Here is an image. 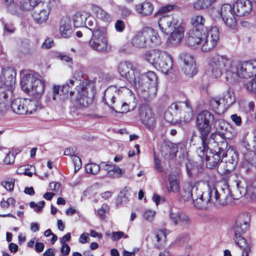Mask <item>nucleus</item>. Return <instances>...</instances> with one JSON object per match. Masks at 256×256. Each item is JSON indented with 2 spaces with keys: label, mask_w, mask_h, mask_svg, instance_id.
Wrapping results in <instances>:
<instances>
[{
  "label": "nucleus",
  "mask_w": 256,
  "mask_h": 256,
  "mask_svg": "<svg viewBox=\"0 0 256 256\" xmlns=\"http://www.w3.org/2000/svg\"><path fill=\"white\" fill-rule=\"evenodd\" d=\"M206 72L212 79H218L225 74L228 82L234 84L238 76L247 79L256 75V60L240 62L236 68L231 58L226 54H216L208 59Z\"/></svg>",
  "instance_id": "nucleus-1"
},
{
  "label": "nucleus",
  "mask_w": 256,
  "mask_h": 256,
  "mask_svg": "<svg viewBox=\"0 0 256 256\" xmlns=\"http://www.w3.org/2000/svg\"><path fill=\"white\" fill-rule=\"evenodd\" d=\"M219 38L217 27L212 26L208 29L200 30L192 29L187 34V44L204 52L212 50L216 46Z\"/></svg>",
  "instance_id": "nucleus-2"
},
{
  "label": "nucleus",
  "mask_w": 256,
  "mask_h": 256,
  "mask_svg": "<svg viewBox=\"0 0 256 256\" xmlns=\"http://www.w3.org/2000/svg\"><path fill=\"white\" fill-rule=\"evenodd\" d=\"M252 10V4L249 0H238L233 8L230 4H225L222 6L220 12L213 11L212 15L215 19L222 18L226 25L234 28L237 22L234 14L238 16H244L249 14Z\"/></svg>",
  "instance_id": "nucleus-3"
},
{
  "label": "nucleus",
  "mask_w": 256,
  "mask_h": 256,
  "mask_svg": "<svg viewBox=\"0 0 256 256\" xmlns=\"http://www.w3.org/2000/svg\"><path fill=\"white\" fill-rule=\"evenodd\" d=\"M158 26L161 32L166 34H170L167 42L174 46L178 45L184 36V27L172 16H162L158 20Z\"/></svg>",
  "instance_id": "nucleus-4"
},
{
  "label": "nucleus",
  "mask_w": 256,
  "mask_h": 256,
  "mask_svg": "<svg viewBox=\"0 0 256 256\" xmlns=\"http://www.w3.org/2000/svg\"><path fill=\"white\" fill-rule=\"evenodd\" d=\"M142 58L144 60L166 74L173 67L172 56L168 52L160 49L146 50L142 54Z\"/></svg>",
  "instance_id": "nucleus-5"
},
{
  "label": "nucleus",
  "mask_w": 256,
  "mask_h": 256,
  "mask_svg": "<svg viewBox=\"0 0 256 256\" xmlns=\"http://www.w3.org/2000/svg\"><path fill=\"white\" fill-rule=\"evenodd\" d=\"M193 117L192 109L186 102L173 103L164 113V118L168 122L176 124L183 121L190 122Z\"/></svg>",
  "instance_id": "nucleus-6"
},
{
  "label": "nucleus",
  "mask_w": 256,
  "mask_h": 256,
  "mask_svg": "<svg viewBox=\"0 0 256 256\" xmlns=\"http://www.w3.org/2000/svg\"><path fill=\"white\" fill-rule=\"evenodd\" d=\"M162 40L154 28L146 26L139 30L132 40V44L138 48H145L160 45Z\"/></svg>",
  "instance_id": "nucleus-7"
},
{
  "label": "nucleus",
  "mask_w": 256,
  "mask_h": 256,
  "mask_svg": "<svg viewBox=\"0 0 256 256\" xmlns=\"http://www.w3.org/2000/svg\"><path fill=\"white\" fill-rule=\"evenodd\" d=\"M20 86L24 91L36 100L41 98L46 88L44 81L36 78L32 73L26 72L22 74Z\"/></svg>",
  "instance_id": "nucleus-8"
},
{
  "label": "nucleus",
  "mask_w": 256,
  "mask_h": 256,
  "mask_svg": "<svg viewBox=\"0 0 256 256\" xmlns=\"http://www.w3.org/2000/svg\"><path fill=\"white\" fill-rule=\"evenodd\" d=\"M157 76L152 71H149L136 79L132 84L145 99H151L156 96L157 92Z\"/></svg>",
  "instance_id": "nucleus-9"
},
{
  "label": "nucleus",
  "mask_w": 256,
  "mask_h": 256,
  "mask_svg": "<svg viewBox=\"0 0 256 256\" xmlns=\"http://www.w3.org/2000/svg\"><path fill=\"white\" fill-rule=\"evenodd\" d=\"M212 188L205 182H198L192 187V200L194 206L202 208L210 202Z\"/></svg>",
  "instance_id": "nucleus-10"
},
{
  "label": "nucleus",
  "mask_w": 256,
  "mask_h": 256,
  "mask_svg": "<svg viewBox=\"0 0 256 256\" xmlns=\"http://www.w3.org/2000/svg\"><path fill=\"white\" fill-rule=\"evenodd\" d=\"M88 26L92 32V37L89 42V46L94 50L105 52L108 48V40L106 36V30L100 28L96 26V20H89Z\"/></svg>",
  "instance_id": "nucleus-11"
},
{
  "label": "nucleus",
  "mask_w": 256,
  "mask_h": 256,
  "mask_svg": "<svg viewBox=\"0 0 256 256\" xmlns=\"http://www.w3.org/2000/svg\"><path fill=\"white\" fill-rule=\"evenodd\" d=\"M74 94V92H70V96H72ZM94 95L93 86L82 82L77 88L75 98L72 97L71 100L76 106L86 107L92 104Z\"/></svg>",
  "instance_id": "nucleus-12"
},
{
  "label": "nucleus",
  "mask_w": 256,
  "mask_h": 256,
  "mask_svg": "<svg viewBox=\"0 0 256 256\" xmlns=\"http://www.w3.org/2000/svg\"><path fill=\"white\" fill-rule=\"evenodd\" d=\"M118 90L114 86H110L106 90L104 98L107 104L114 110L118 112L126 113L132 110L136 106L134 100L128 102L118 101L114 106H112V104H114L116 96L118 94Z\"/></svg>",
  "instance_id": "nucleus-13"
},
{
  "label": "nucleus",
  "mask_w": 256,
  "mask_h": 256,
  "mask_svg": "<svg viewBox=\"0 0 256 256\" xmlns=\"http://www.w3.org/2000/svg\"><path fill=\"white\" fill-rule=\"evenodd\" d=\"M36 102L27 98H16L11 104L12 111L17 114H32L36 111L37 108Z\"/></svg>",
  "instance_id": "nucleus-14"
},
{
  "label": "nucleus",
  "mask_w": 256,
  "mask_h": 256,
  "mask_svg": "<svg viewBox=\"0 0 256 256\" xmlns=\"http://www.w3.org/2000/svg\"><path fill=\"white\" fill-rule=\"evenodd\" d=\"M139 116L142 124L150 130H153L156 127L158 118L151 108L145 104L140 108Z\"/></svg>",
  "instance_id": "nucleus-15"
},
{
  "label": "nucleus",
  "mask_w": 256,
  "mask_h": 256,
  "mask_svg": "<svg viewBox=\"0 0 256 256\" xmlns=\"http://www.w3.org/2000/svg\"><path fill=\"white\" fill-rule=\"evenodd\" d=\"M214 121V116L208 111H202L198 115L196 125L200 136H203L204 138L208 136L211 130L210 122Z\"/></svg>",
  "instance_id": "nucleus-16"
},
{
  "label": "nucleus",
  "mask_w": 256,
  "mask_h": 256,
  "mask_svg": "<svg viewBox=\"0 0 256 256\" xmlns=\"http://www.w3.org/2000/svg\"><path fill=\"white\" fill-rule=\"evenodd\" d=\"M34 10L32 14L34 21L42 24L46 22L48 20L51 12V6L48 2H40L33 6Z\"/></svg>",
  "instance_id": "nucleus-17"
},
{
  "label": "nucleus",
  "mask_w": 256,
  "mask_h": 256,
  "mask_svg": "<svg viewBox=\"0 0 256 256\" xmlns=\"http://www.w3.org/2000/svg\"><path fill=\"white\" fill-rule=\"evenodd\" d=\"M211 196L210 202L220 205L226 204L232 196L229 188L226 185H224L219 192L215 187H213Z\"/></svg>",
  "instance_id": "nucleus-18"
},
{
  "label": "nucleus",
  "mask_w": 256,
  "mask_h": 256,
  "mask_svg": "<svg viewBox=\"0 0 256 256\" xmlns=\"http://www.w3.org/2000/svg\"><path fill=\"white\" fill-rule=\"evenodd\" d=\"M118 70L120 74L130 83L136 84L138 73L134 70L132 63L128 62H122L118 66Z\"/></svg>",
  "instance_id": "nucleus-19"
},
{
  "label": "nucleus",
  "mask_w": 256,
  "mask_h": 256,
  "mask_svg": "<svg viewBox=\"0 0 256 256\" xmlns=\"http://www.w3.org/2000/svg\"><path fill=\"white\" fill-rule=\"evenodd\" d=\"M16 72L12 68H4L2 72L0 80L8 90L12 92L15 87Z\"/></svg>",
  "instance_id": "nucleus-20"
},
{
  "label": "nucleus",
  "mask_w": 256,
  "mask_h": 256,
  "mask_svg": "<svg viewBox=\"0 0 256 256\" xmlns=\"http://www.w3.org/2000/svg\"><path fill=\"white\" fill-rule=\"evenodd\" d=\"M70 88V86L68 84H64L62 86L54 84L52 93L50 94L52 99L54 101L58 102L60 103L64 102L65 99L68 97Z\"/></svg>",
  "instance_id": "nucleus-21"
},
{
  "label": "nucleus",
  "mask_w": 256,
  "mask_h": 256,
  "mask_svg": "<svg viewBox=\"0 0 256 256\" xmlns=\"http://www.w3.org/2000/svg\"><path fill=\"white\" fill-rule=\"evenodd\" d=\"M89 20H95L90 18L89 12L84 10L76 12L72 16L74 24L76 28L86 27L90 29V27L88 26Z\"/></svg>",
  "instance_id": "nucleus-22"
},
{
  "label": "nucleus",
  "mask_w": 256,
  "mask_h": 256,
  "mask_svg": "<svg viewBox=\"0 0 256 256\" xmlns=\"http://www.w3.org/2000/svg\"><path fill=\"white\" fill-rule=\"evenodd\" d=\"M218 152L215 151L214 152L212 150H210L209 152H206L205 160L206 164L209 168H213L217 166L220 160L221 155L226 156L224 150L220 147H218Z\"/></svg>",
  "instance_id": "nucleus-23"
},
{
  "label": "nucleus",
  "mask_w": 256,
  "mask_h": 256,
  "mask_svg": "<svg viewBox=\"0 0 256 256\" xmlns=\"http://www.w3.org/2000/svg\"><path fill=\"white\" fill-rule=\"evenodd\" d=\"M100 164L102 168L107 172V174L110 178H119L122 177L125 172L124 169L112 163L109 164L108 162H102Z\"/></svg>",
  "instance_id": "nucleus-24"
},
{
  "label": "nucleus",
  "mask_w": 256,
  "mask_h": 256,
  "mask_svg": "<svg viewBox=\"0 0 256 256\" xmlns=\"http://www.w3.org/2000/svg\"><path fill=\"white\" fill-rule=\"evenodd\" d=\"M59 32L62 37L70 38L72 34L73 30L71 19L68 16L62 17L60 22Z\"/></svg>",
  "instance_id": "nucleus-25"
},
{
  "label": "nucleus",
  "mask_w": 256,
  "mask_h": 256,
  "mask_svg": "<svg viewBox=\"0 0 256 256\" xmlns=\"http://www.w3.org/2000/svg\"><path fill=\"white\" fill-rule=\"evenodd\" d=\"M90 8L92 12L98 18L100 19L104 22L107 23H108L111 21V17L110 15L98 6L94 4H92Z\"/></svg>",
  "instance_id": "nucleus-26"
},
{
  "label": "nucleus",
  "mask_w": 256,
  "mask_h": 256,
  "mask_svg": "<svg viewBox=\"0 0 256 256\" xmlns=\"http://www.w3.org/2000/svg\"><path fill=\"white\" fill-rule=\"evenodd\" d=\"M170 231L166 229L160 230L155 232L154 242L155 244L158 248L162 247L166 241V236Z\"/></svg>",
  "instance_id": "nucleus-27"
},
{
  "label": "nucleus",
  "mask_w": 256,
  "mask_h": 256,
  "mask_svg": "<svg viewBox=\"0 0 256 256\" xmlns=\"http://www.w3.org/2000/svg\"><path fill=\"white\" fill-rule=\"evenodd\" d=\"M248 225L247 222L242 220V217H239L234 228V236H242L247 230Z\"/></svg>",
  "instance_id": "nucleus-28"
},
{
  "label": "nucleus",
  "mask_w": 256,
  "mask_h": 256,
  "mask_svg": "<svg viewBox=\"0 0 256 256\" xmlns=\"http://www.w3.org/2000/svg\"><path fill=\"white\" fill-rule=\"evenodd\" d=\"M213 126L216 130V132L222 138L224 136V132L227 130L228 124L222 119H218L214 121Z\"/></svg>",
  "instance_id": "nucleus-29"
},
{
  "label": "nucleus",
  "mask_w": 256,
  "mask_h": 256,
  "mask_svg": "<svg viewBox=\"0 0 256 256\" xmlns=\"http://www.w3.org/2000/svg\"><path fill=\"white\" fill-rule=\"evenodd\" d=\"M136 9L139 14L142 16H146L152 14L154 8L151 3L145 2L137 4L136 6Z\"/></svg>",
  "instance_id": "nucleus-30"
},
{
  "label": "nucleus",
  "mask_w": 256,
  "mask_h": 256,
  "mask_svg": "<svg viewBox=\"0 0 256 256\" xmlns=\"http://www.w3.org/2000/svg\"><path fill=\"white\" fill-rule=\"evenodd\" d=\"M210 106L216 113L220 114L223 112L224 104L222 103L220 96H216L210 99Z\"/></svg>",
  "instance_id": "nucleus-31"
},
{
  "label": "nucleus",
  "mask_w": 256,
  "mask_h": 256,
  "mask_svg": "<svg viewBox=\"0 0 256 256\" xmlns=\"http://www.w3.org/2000/svg\"><path fill=\"white\" fill-rule=\"evenodd\" d=\"M220 97L222 103L228 106L232 104L236 101L234 92L230 89L226 90Z\"/></svg>",
  "instance_id": "nucleus-32"
},
{
  "label": "nucleus",
  "mask_w": 256,
  "mask_h": 256,
  "mask_svg": "<svg viewBox=\"0 0 256 256\" xmlns=\"http://www.w3.org/2000/svg\"><path fill=\"white\" fill-rule=\"evenodd\" d=\"M182 70L189 77L193 76L196 74L198 72L196 62L182 65Z\"/></svg>",
  "instance_id": "nucleus-33"
},
{
  "label": "nucleus",
  "mask_w": 256,
  "mask_h": 256,
  "mask_svg": "<svg viewBox=\"0 0 256 256\" xmlns=\"http://www.w3.org/2000/svg\"><path fill=\"white\" fill-rule=\"evenodd\" d=\"M168 180L170 185V189H168V190H170L174 192H178L180 190L178 176L171 174L169 176Z\"/></svg>",
  "instance_id": "nucleus-34"
},
{
  "label": "nucleus",
  "mask_w": 256,
  "mask_h": 256,
  "mask_svg": "<svg viewBox=\"0 0 256 256\" xmlns=\"http://www.w3.org/2000/svg\"><path fill=\"white\" fill-rule=\"evenodd\" d=\"M205 22V18L200 14L194 15L190 18V24L194 27L192 29H198V27L204 26Z\"/></svg>",
  "instance_id": "nucleus-35"
},
{
  "label": "nucleus",
  "mask_w": 256,
  "mask_h": 256,
  "mask_svg": "<svg viewBox=\"0 0 256 256\" xmlns=\"http://www.w3.org/2000/svg\"><path fill=\"white\" fill-rule=\"evenodd\" d=\"M244 88L249 93L256 94V75L244 84Z\"/></svg>",
  "instance_id": "nucleus-36"
},
{
  "label": "nucleus",
  "mask_w": 256,
  "mask_h": 256,
  "mask_svg": "<svg viewBox=\"0 0 256 256\" xmlns=\"http://www.w3.org/2000/svg\"><path fill=\"white\" fill-rule=\"evenodd\" d=\"M156 212L149 208L145 210L142 214V218L146 222H154Z\"/></svg>",
  "instance_id": "nucleus-37"
},
{
  "label": "nucleus",
  "mask_w": 256,
  "mask_h": 256,
  "mask_svg": "<svg viewBox=\"0 0 256 256\" xmlns=\"http://www.w3.org/2000/svg\"><path fill=\"white\" fill-rule=\"evenodd\" d=\"M202 140V146H200L197 150V152L200 157L202 158L204 156L206 151H208V144L207 142L208 136H206L204 138L203 136H200Z\"/></svg>",
  "instance_id": "nucleus-38"
},
{
  "label": "nucleus",
  "mask_w": 256,
  "mask_h": 256,
  "mask_svg": "<svg viewBox=\"0 0 256 256\" xmlns=\"http://www.w3.org/2000/svg\"><path fill=\"white\" fill-rule=\"evenodd\" d=\"M182 213L176 210L172 209L170 210L168 215L169 219L175 226L178 224Z\"/></svg>",
  "instance_id": "nucleus-39"
},
{
  "label": "nucleus",
  "mask_w": 256,
  "mask_h": 256,
  "mask_svg": "<svg viewBox=\"0 0 256 256\" xmlns=\"http://www.w3.org/2000/svg\"><path fill=\"white\" fill-rule=\"evenodd\" d=\"M190 240V236L188 234H183L178 236L173 244L178 246H182L187 244Z\"/></svg>",
  "instance_id": "nucleus-40"
},
{
  "label": "nucleus",
  "mask_w": 256,
  "mask_h": 256,
  "mask_svg": "<svg viewBox=\"0 0 256 256\" xmlns=\"http://www.w3.org/2000/svg\"><path fill=\"white\" fill-rule=\"evenodd\" d=\"M180 60L183 62V65L190 63L196 62L194 56L190 53L188 52H182L179 56Z\"/></svg>",
  "instance_id": "nucleus-41"
},
{
  "label": "nucleus",
  "mask_w": 256,
  "mask_h": 256,
  "mask_svg": "<svg viewBox=\"0 0 256 256\" xmlns=\"http://www.w3.org/2000/svg\"><path fill=\"white\" fill-rule=\"evenodd\" d=\"M100 165H98L94 163H90L86 165L85 169L86 172L92 174H96L98 173L100 170Z\"/></svg>",
  "instance_id": "nucleus-42"
},
{
  "label": "nucleus",
  "mask_w": 256,
  "mask_h": 256,
  "mask_svg": "<svg viewBox=\"0 0 256 256\" xmlns=\"http://www.w3.org/2000/svg\"><path fill=\"white\" fill-rule=\"evenodd\" d=\"M191 223L190 217L186 214L182 212L178 223L179 226L184 228H188Z\"/></svg>",
  "instance_id": "nucleus-43"
},
{
  "label": "nucleus",
  "mask_w": 256,
  "mask_h": 256,
  "mask_svg": "<svg viewBox=\"0 0 256 256\" xmlns=\"http://www.w3.org/2000/svg\"><path fill=\"white\" fill-rule=\"evenodd\" d=\"M181 197L184 201L192 200V188L190 186L184 187L181 192Z\"/></svg>",
  "instance_id": "nucleus-44"
},
{
  "label": "nucleus",
  "mask_w": 256,
  "mask_h": 256,
  "mask_svg": "<svg viewBox=\"0 0 256 256\" xmlns=\"http://www.w3.org/2000/svg\"><path fill=\"white\" fill-rule=\"evenodd\" d=\"M14 182V179L8 178L2 181L1 184L7 190L12 191L13 190Z\"/></svg>",
  "instance_id": "nucleus-45"
},
{
  "label": "nucleus",
  "mask_w": 256,
  "mask_h": 256,
  "mask_svg": "<svg viewBox=\"0 0 256 256\" xmlns=\"http://www.w3.org/2000/svg\"><path fill=\"white\" fill-rule=\"evenodd\" d=\"M234 240L238 246L242 250L245 248L247 246H250V245L247 243L246 240L242 237V236H234Z\"/></svg>",
  "instance_id": "nucleus-46"
},
{
  "label": "nucleus",
  "mask_w": 256,
  "mask_h": 256,
  "mask_svg": "<svg viewBox=\"0 0 256 256\" xmlns=\"http://www.w3.org/2000/svg\"><path fill=\"white\" fill-rule=\"evenodd\" d=\"M192 6L193 10L196 11L206 10L204 4L203 0H196L192 3Z\"/></svg>",
  "instance_id": "nucleus-47"
},
{
  "label": "nucleus",
  "mask_w": 256,
  "mask_h": 256,
  "mask_svg": "<svg viewBox=\"0 0 256 256\" xmlns=\"http://www.w3.org/2000/svg\"><path fill=\"white\" fill-rule=\"evenodd\" d=\"M178 9V6L177 5L174 4H169L161 7L158 11V12L162 14Z\"/></svg>",
  "instance_id": "nucleus-48"
},
{
  "label": "nucleus",
  "mask_w": 256,
  "mask_h": 256,
  "mask_svg": "<svg viewBox=\"0 0 256 256\" xmlns=\"http://www.w3.org/2000/svg\"><path fill=\"white\" fill-rule=\"evenodd\" d=\"M16 154L14 151L9 152L4 159V162L8 164H13Z\"/></svg>",
  "instance_id": "nucleus-49"
},
{
  "label": "nucleus",
  "mask_w": 256,
  "mask_h": 256,
  "mask_svg": "<svg viewBox=\"0 0 256 256\" xmlns=\"http://www.w3.org/2000/svg\"><path fill=\"white\" fill-rule=\"evenodd\" d=\"M122 238H128V236L120 231L112 232V240L113 241L118 240Z\"/></svg>",
  "instance_id": "nucleus-50"
},
{
  "label": "nucleus",
  "mask_w": 256,
  "mask_h": 256,
  "mask_svg": "<svg viewBox=\"0 0 256 256\" xmlns=\"http://www.w3.org/2000/svg\"><path fill=\"white\" fill-rule=\"evenodd\" d=\"M44 204L45 202L44 200L40 201L38 203H35L34 202H30V208H32L34 210V211L39 212L43 208Z\"/></svg>",
  "instance_id": "nucleus-51"
},
{
  "label": "nucleus",
  "mask_w": 256,
  "mask_h": 256,
  "mask_svg": "<svg viewBox=\"0 0 256 256\" xmlns=\"http://www.w3.org/2000/svg\"><path fill=\"white\" fill-rule=\"evenodd\" d=\"M108 206L106 204H104L98 210V214L102 218H104L105 214L108 212Z\"/></svg>",
  "instance_id": "nucleus-52"
},
{
  "label": "nucleus",
  "mask_w": 256,
  "mask_h": 256,
  "mask_svg": "<svg viewBox=\"0 0 256 256\" xmlns=\"http://www.w3.org/2000/svg\"><path fill=\"white\" fill-rule=\"evenodd\" d=\"M114 27L117 32H122L125 28V24L123 21L118 20L115 24Z\"/></svg>",
  "instance_id": "nucleus-53"
},
{
  "label": "nucleus",
  "mask_w": 256,
  "mask_h": 256,
  "mask_svg": "<svg viewBox=\"0 0 256 256\" xmlns=\"http://www.w3.org/2000/svg\"><path fill=\"white\" fill-rule=\"evenodd\" d=\"M60 252L62 256H68L70 250V248L68 244H62Z\"/></svg>",
  "instance_id": "nucleus-54"
},
{
  "label": "nucleus",
  "mask_w": 256,
  "mask_h": 256,
  "mask_svg": "<svg viewBox=\"0 0 256 256\" xmlns=\"http://www.w3.org/2000/svg\"><path fill=\"white\" fill-rule=\"evenodd\" d=\"M61 184L57 182H52L49 184V190L59 192L60 190Z\"/></svg>",
  "instance_id": "nucleus-55"
},
{
  "label": "nucleus",
  "mask_w": 256,
  "mask_h": 256,
  "mask_svg": "<svg viewBox=\"0 0 256 256\" xmlns=\"http://www.w3.org/2000/svg\"><path fill=\"white\" fill-rule=\"evenodd\" d=\"M230 118L232 122L238 126H240L242 124L241 118L238 116L236 114H232L230 116Z\"/></svg>",
  "instance_id": "nucleus-56"
},
{
  "label": "nucleus",
  "mask_w": 256,
  "mask_h": 256,
  "mask_svg": "<svg viewBox=\"0 0 256 256\" xmlns=\"http://www.w3.org/2000/svg\"><path fill=\"white\" fill-rule=\"evenodd\" d=\"M88 234L83 233L82 234L78 239V241L81 244H85L89 242Z\"/></svg>",
  "instance_id": "nucleus-57"
},
{
  "label": "nucleus",
  "mask_w": 256,
  "mask_h": 256,
  "mask_svg": "<svg viewBox=\"0 0 256 256\" xmlns=\"http://www.w3.org/2000/svg\"><path fill=\"white\" fill-rule=\"evenodd\" d=\"M72 158L74 162V163L75 165V166H77L78 168H80L82 165L81 160L80 158L78 156L76 155L74 153H73Z\"/></svg>",
  "instance_id": "nucleus-58"
},
{
  "label": "nucleus",
  "mask_w": 256,
  "mask_h": 256,
  "mask_svg": "<svg viewBox=\"0 0 256 256\" xmlns=\"http://www.w3.org/2000/svg\"><path fill=\"white\" fill-rule=\"evenodd\" d=\"M70 233L68 232L60 238V242L62 244H67L66 242L69 241L70 240Z\"/></svg>",
  "instance_id": "nucleus-59"
},
{
  "label": "nucleus",
  "mask_w": 256,
  "mask_h": 256,
  "mask_svg": "<svg viewBox=\"0 0 256 256\" xmlns=\"http://www.w3.org/2000/svg\"><path fill=\"white\" fill-rule=\"evenodd\" d=\"M53 44V41L50 39L46 40L42 44V47L44 49H48L50 48Z\"/></svg>",
  "instance_id": "nucleus-60"
},
{
  "label": "nucleus",
  "mask_w": 256,
  "mask_h": 256,
  "mask_svg": "<svg viewBox=\"0 0 256 256\" xmlns=\"http://www.w3.org/2000/svg\"><path fill=\"white\" fill-rule=\"evenodd\" d=\"M29 2L30 6H24V8L28 10L32 6H34L36 4L40 2V0H28Z\"/></svg>",
  "instance_id": "nucleus-61"
},
{
  "label": "nucleus",
  "mask_w": 256,
  "mask_h": 256,
  "mask_svg": "<svg viewBox=\"0 0 256 256\" xmlns=\"http://www.w3.org/2000/svg\"><path fill=\"white\" fill-rule=\"evenodd\" d=\"M44 246L43 243L36 242L35 244L36 250L38 252H42L44 250Z\"/></svg>",
  "instance_id": "nucleus-62"
},
{
  "label": "nucleus",
  "mask_w": 256,
  "mask_h": 256,
  "mask_svg": "<svg viewBox=\"0 0 256 256\" xmlns=\"http://www.w3.org/2000/svg\"><path fill=\"white\" fill-rule=\"evenodd\" d=\"M216 1V0H203L206 9L210 7Z\"/></svg>",
  "instance_id": "nucleus-63"
},
{
  "label": "nucleus",
  "mask_w": 256,
  "mask_h": 256,
  "mask_svg": "<svg viewBox=\"0 0 256 256\" xmlns=\"http://www.w3.org/2000/svg\"><path fill=\"white\" fill-rule=\"evenodd\" d=\"M54 250L52 248H49L46 250L43 254V256H54Z\"/></svg>",
  "instance_id": "nucleus-64"
}]
</instances>
